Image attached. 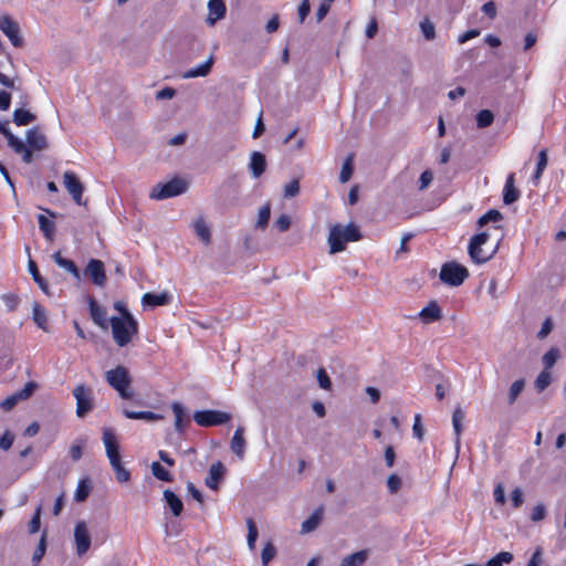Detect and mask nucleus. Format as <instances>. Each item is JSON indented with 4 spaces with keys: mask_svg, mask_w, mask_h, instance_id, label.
I'll use <instances>...</instances> for the list:
<instances>
[{
    "mask_svg": "<svg viewBox=\"0 0 566 566\" xmlns=\"http://www.w3.org/2000/svg\"><path fill=\"white\" fill-rule=\"evenodd\" d=\"M553 329V321L551 317H547L543 324H542V327L539 329V332L537 333V338L539 339H544L546 338L549 333L552 332Z\"/></svg>",
    "mask_w": 566,
    "mask_h": 566,
    "instance_id": "obj_62",
    "label": "nucleus"
},
{
    "mask_svg": "<svg viewBox=\"0 0 566 566\" xmlns=\"http://www.w3.org/2000/svg\"><path fill=\"white\" fill-rule=\"evenodd\" d=\"M32 318L34 323L38 325L39 328L43 329L44 332H48V316L45 310L39 304H33V313Z\"/></svg>",
    "mask_w": 566,
    "mask_h": 566,
    "instance_id": "obj_37",
    "label": "nucleus"
},
{
    "mask_svg": "<svg viewBox=\"0 0 566 566\" xmlns=\"http://www.w3.org/2000/svg\"><path fill=\"white\" fill-rule=\"evenodd\" d=\"M74 539L76 544V554L83 556L91 547V535L84 521L75 524Z\"/></svg>",
    "mask_w": 566,
    "mask_h": 566,
    "instance_id": "obj_12",
    "label": "nucleus"
},
{
    "mask_svg": "<svg viewBox=\"0 0 566 566\" xmlns=\"http://www.w3.org/2000/svg\"><path fill=\"white\" fill-rule=\"evenodd\" d=\"M420 28L426 40H433L436 38L434 24L429 19L426 18L421 21Z\"/></svg>",
    "mask_w": 566,
    "mask_h": 566,
    "instance_id": "obj_55",
    "label": "nucleus"
},
{
    "mask_svg": "<svg viewBox=\"0 0 566 566\" xmlns=\"http://www.w3.org/2000/svg\"><path fill=\"white\" fill-rule=\"evenodd\" d=\"M28 268H29L30 274L32 275L33 281L39 285L41 291L45 295L51 296L52 292H51V290L49 287V284L44 280V277L40 274L38 265H36V263L32 259H29Z\"/></svg>",
    "mask_w": 566,
    "mask_h": 566,
    "instance_id": "obj_31",
    "label": "nucleus"
},
{
    "mask_svg": "<svg viewBox=\"0 0 566 566\" xmlns=\"http://www.w3.org/2000/svg\"><path fill=\"white\" fill-rule=\"evenodd\" d=\"M363 238V234L354 222L343 226L335 223L329 228L327 243L329 245V253L335 254L346 249L347 242H356Z\"/></svg>",
    "mask_w": 566,
    "mask_h": 566,
    "instance_id": "obj_2",
    "label": "nucleus"
},
{
    "mask_svg": "<svg viewBox=\"0 0 566 566\" xmlns=\"http://www.w3.org/2000/svg\"><path fill=\"white\" fill-rule=\"evenodd\" d=\"M14 339L9 333L0 335V360L7 359L6 366L9 367L13 364V359L10 357L13 349Z\"/></svg>",
    "mask_w": 566,
    "mask_h": 566,
    "instance_id": "obj_25",
    "label": "nucleus"
},
{
    "mask_svg": "<svg viewBox=\"0 0 566 566\" xmlns=\"http://www.w3.org/2000/svg\"><path fill=\"white\" fill-rule=\"evenodd\" d=\"M123 413L126 418L133 420L158 421L164 419L161 415L151 411H132L128 409H124Z\"/></svg>",
    "mask_w": 566,
    "mask_h": 566,
    "instance_id": "obj_34",
    "label": "nucleus"
},
{
    "mask_svg": "<svg viewBox=\"0 0 566 566\" xmlns=\"http://www.w3.org/2000/svg\"><path fill=\"white\" fill-rule=\"evenodd\" d=\"M151 473L159 481L171 482L172 475L159 462L151 463Z\"/></svg>",
    "mask_w": 566,
    "mask_h": 566,
    "instance_id": "obj_48",
    "label": "nucleus"
},
{
    "mask_svg": "<svg viewBox=\"0 0 566 566\" xmlns=\"http://www.w3.org/2000/svg\"><path fill=\"white\" fill-rule=\"evenodd\" d=\"M463 419H464V412L461 409V407L458 406L453 410V413H452V426H453V430H454V434H455L454 446H455L457 455L459 454L460 447H461V434L463 431V427H462Z\"/></svg>",
    "mask_w": 566,
    "mask_h": 566,
    "instance_id": "obj_24",
    "label": "nucleus"
},
{
    "mask_svg": "<svg viewBox=\"0 0 566 566\" xmlns=\"http://www.w3.org/2000/svg\"><path fill=\"white\" fill-rule=\"evenodd\" d=\"M13 441L14 436L9 430H6L0 437V449L6 451L9 450L12 447Z\"/></svg>",
    "mask_w": 566,
    "mask_h": 566,
    "instance_id": "obj_60",
    "label": "nucleus"
},
{
    "mask_svg": "<svg viewBox=\"0 0 566 566\" xmlns=\"http://www.w3.org/2000/svg\"><path fill=\"white\" fill-rule=\"evenodd\" d=\"M276 549L271 542H268L262 549L261 560L263 566H268L269 563L275 557Z\"/></svg>",
    "mask_w": 566,
    "mask_h": 566,
    "instance_id": "obj_53",
    "label": "nucleus"
},
{
    "mask_svg": "<svg viewBox=\"0 0 566 566\" xmlns=\"http://www.w3.org/2000/svg\"><path fill=\"white\" fill-rule=\"evenodd\" d=\"M513 507L517 509L524 503V493L521 488H515L511 493Z\"/></svg>",
    "mask_w": 566,
    "mask_h": 566,
    "instance_id": "obj_61",
    "label": "nucleus"
},
{
    "mask_svg": "<svg viewBox=\"0 0 566 566\" xmlns=\"http://www.w3.org/2000/svg\"><path fill=\"white\" fill-rule=\"evenodd\" d=\"M419 316L423 322L430 323L439 321L442 317V312L438 303L436 301H431L420 311Z\"/></svg>",
    "mask_w": 566,
    "mask_h": 566,
    "instance_id": "obj_29",
    "label": "nucleus"
},
{
    "mask_svg": "<svg viewBox=\"0 0 566 566\" xmlns=\"http://www.w3.org/2000/svg\"><path fill=\"white\" fill-rule=\"evenodd\" d=\"M52 259L59 268L71 273L76 281H81V271L72 260L63 258L60 251L53 253Z\"/></svg>",
    "mask_w": 566,
    "mask_h": 566,
    "instance_id": "obj_20",
    "label": "nucleus"
},
{
    "mask_svg": "<svg viewBox=\"0 0 566 566\" xmlns=\"http://www.w3.org/2000/svg\"><path fill=\"white\" fill-rule=\"evenodd\" d=\"M548 157H547V150L543 149L538 153V160L536 165V170L533 175V181L536 185L538 179L542 177L543 171L545 170L547 166Z\"/></svg>",
    "mask_w": 566,
    "mask_h": 566,
    "instance_id": "obj_42",
    "label": "nucleus"
},
{
    "mask_svg": "<svg viewBox=\"0 0 566 566\" xmlns=\"http://www.w3.org/2000/svg\"><path fill=\"white\" fill-rule=\"evenodd\" d=\"M38 221H39V228L42 231L44 238L48 241L52 242L54 240V232H55L54 222L51 221L50 219H48L44 214H39Z\"/></svg>",
    "mask_w": 566,
    "mask_h": 566,
    "instance_id": "obj_36",
    "label": "nucleus"
},
{
    "mask_svg": "<svg viewBox=\"0 0 566 566\" xmlns=\"http://www.w3.org/2000/svg\"><path fill=\"white\" fill-rule=\"evenodd\" d=\"M0 30L9 39L13 46L21 48L23 45V38L21 35L20 25L10 15L4 14L0 17Z\"/></svg>",
    "mask_w": 566,
    "mask_h": 566,
    "instance_id": "obj_9",
    "label": "nucleus"
},
{
    "mask_svg": "<svg viewBox=\"0 0 566 566\" xmlns=\"http://www.w3.org/2000/svg\"><path fill=\"white\" fill-rule=\"evenodd\" d=\"M316 379H317L318 386L322 389H324V390L332 389V380H331L327 371L323 367L317 369Z\"/></svg>",
    "mask_w": 566,
    "mask_h": 566,
    "instance_id": "obj_54",
    "label": "nucleus"
},
{
    "mask_svg": "<svg viewBox=\"0 0 566 566\" xmlns=\"http://www.w3.org/2000/svg\"><path fill=\"white\" fill-rule=\"evenodd\" d=\"M270 217H271V206H270V203H265L259 210L255 228L262 229V230L265 229L269 223Z\"/></svg>",
    "mask_w": 566,
    "mask_h": 566,
    "instance_id": "obj_49",
    "label": "nucleus"
},
{
    "mask_svg": "<svg viewBox=\"0 0 566 566\" xmlns=\"http://www.w3.org/2000/svg\"><path fill=\"white\" fill-rule=\"evenodd\" d=\"M543 563V549L542 547H537L530 558L526 566H539Z\"/></svg>",
    "mask_w": 566,
    "mask_h": 566,
    "instance_id": "obj_64",
    "label": "nucleus"
},
{
    "mask_svg": "<svg viewBox=\"0 0 566 566\" xmlns=\"http://www.w3.org/2000/svg\"><path fill=\"white\" fill-rule=\"evenodd\" d=\"M208 10L209 14L206 21L209 25H214L217 21L226 17L227 7L223 0H209Z\"/></svg>",
    "mask_w": 566,
    "mask_h": 566,
    "instance_id": "obj_19",
    "label": "nucleus"
},
{
    "mask_svg": "<svg viewBox=\"0 0 566 566\" xmlns=\"http://www.w3.org/2000/svg\"><path fill=\"white\" fill-rule=\"evenodd\" d=\"M164 500L167 506L170 509L174 516H180L184 511V503L181 499L175 494L171 490L167 489L164 491Z\"/></svg>",
    "mask_w": 566,
    "mask_h": 566,
    "instance_id": "obj_28",
    "label": "nucleus"
},
{
    "mask_svg": "<svg viewBox=\"0 0 566 566\" xmlns=\"http://www.w3.org/2000/svg\"><path fill=\"white\" fill-rule=\"evenodd\" d=\"M41 506H39L35 510L34 515L32 516L31 521L29 522V532L30 534H34L40 530L41 524Z\"/></svg>",
    "mask_w": 566,
    "mask_h": 566,
    "instance_id": "obj_58",
    "label": "nucleus"
},
{
    "mask_svg": "<svg viewBox=\"0 0 566 566\" xmlns=\"http://www.w3.org/2000/svg\"><path fill=\"white\" fill-rule=\"evenodd\" d=\"M387 488L391 494L397 493L401 488V479L397 474H390L387 479Z\"/></svg>",
    "mask_w": 566,
    "mask_h": 566,
    "instance_id": "obj_57",
    "label": "nucleus"
},
{
    "mask_svg": "<svg viewBox=\"0 0 566 566\" xmlns=\"http://www.w3.org/2000/svg\"><path fill=\"white\" fill-rule=\"evenodd\" d=\"M27 146L34 151H42L49 147L46 136L40 130L39 127L30 128L25 134Z\"/></svg>",
    "mask_w": 566,
    "mask_h": 566,
    "instance_id": "obj_16",
    "label": "nucleus"
},
{
    "mask_svg": "<svg viewBox=\"0 0 566 566\" xmlns=\"http://www.w3.org/2000/svg\"><path fill=\"white\" fill-rule=\"evenodd\" d=\"M36 116L30 111L18 108L13 112V122L18 126H25L34 122Z\"/></svg>",
    "mask_w": 566,
    "mask_h": 566,
    "instance_id": "obj_38",
    "label": "nucleus"
},
{
    "mask_svg": "<svg viewBox=\"0 0 566 566\" xmlns=\"http://www.w3.org/2000/svg\"><path fill=\"white\" fill-rule=\"evenodd\" d=\"M514 556L510 552H501L496 554L494 557L490 558L486 563V566H502L503 564H510L513 560Z\"/></svg>",
    "mask_w": 566,
    "mask_h": 566,
    "instance_id": "obj_50",
    "label": "nucleus"
},
{
    "mask_svg": "<svg viewBox=\"0 0 566 566\" xmlns=\"http://www.w3.org/2000/svg\"><path fill=\"white\" fill-rule=\"evenodd\" d=\"M8 146L12 148L15 154L22 156V161L25 164H31L33 161V150L29 148L20 138H18L14 134L9 137L7 140Z\"/></svg>",
    "mask_w": 566,
    "mask_h": 566,
    "instance_id": "obj_18",
    "label": "nucleus"
},
{
    "mask_svg": "<svg viewBox=\"0 0 566 566\" xmlns=\"http://www.w3.org/2000/svg\"><path fill=\"white\" fill-rule=\"evenodd\" d=\"M114 342L119 347H125L132 337L138 333V323L130 312L124 313V318L113 316L109 318Z\"/></svg>",
    "mask_w": 566,
    "mask_h": 566,
    "instance_id": "obj_3",
    "label": "nucleus"
},
{
    "mask_svg": "<svg viewBox=\"0 0 566 566\" xmlns=\"http://www.w3.org/2000/svg\"><path fill=\"white\" fill-rule=\"evenodd\" d=\"M188 184L184 179L175 177L165 184L156 185L149 196L151 199L164 200L186 192Z\"/></svg>",
    "mask_w": 566,
    "mask_h": 566,
    "instance_id": "obj_5",
    "label": "nucleus"
},
{
    "mask_svg": "<svg viewBox=\"0 0 566 566\" xmlns=\"http://www.w3.org/2000/svg\"><path fill=\"white\" fill-rule=\"evenodd\" d=\"M247 527H248V538H247L248 546L251 551H254L255 542L259 536V531H258L256 524L253 521V518H251V517L247 518Z\"/></svg>",
    "mask_w": 566,
    "mask_h": 566,
    "instance_id": "obj_43",
    "label": "nucleus"
},
{
    "mask_svg": "<svg viewBox=\"0 0 566 566\" xmlns=\"http://www.w3.org/2000/svg\"><path fill=\"white\" fill-rule=\"evenodd\" d=\"M38 388V384L35 381H29L24 385V387L7 397L4 400L0 402V408L4 411H10L13 409L19 401H23L29 399Z\"/></svg>",
    "mask_w": 566,
    "mask_h": 566,
    "instance_id": "obj_10",
    "label": "nucleus"
},
{
    "mask_svg": "<svg viewBox=\"0 0 566 566\" xmlns=\"http://www.w3.org/2000/svg\"><path fill=\"white\" fill-rule=\"evenodd\" d=\"M249 169L254 178L261 177L266 170L265 155L260 151H253L250 156Z\"/></svg>",
    "mask_w": 566,
    "mask_h": 566,
    "instance_id": "obj_22",
    "label": "nucleus"
},
{
    "mask_svg": "<svg viewBox=\"0 0 566 566\" xmlns=\"http://www.w3.org/2000/svg\"><path fill=\"white\" fill-rule=\"evenodd\" d=\"M105 377L108 385L118 392L120 398H133L134 392L129 389L132 378L126 367L119 365L114 369L106 371Z\"/></svg>",
    "mask_w": 566,
    "mask_h": 566,
    "instance_id": "obj_4",
    "label": "nucleus"
},
{
    "mask_svg": "<svg viewBox=\"0 0 566 566\" xmlns=\"http://www.w3.org/2000/svg\"><path fill=\"white\" fill-rule=\"evenodd\" d=\"M368 558V552L363 549L356 553H353L348 556H345L339 566H363Z\"/></svg>",
    "mask_w": 566,
    "mask_h": 566,
    "instance_id": "obj_35",
    "label": "nucleus"
},
{
    "mask_svg": "<svg viewBox=\"0 0 566 566\" xmlns=\"http://www.w3.org/2000/svg\"><path fill=\"white\" fill-rule=\"evenodd\" d=\"M300 192V181L298 179H293L284 187V197L293 198L296 197Z\"/></svg>",
    "mask_w": 566,
    "mask_h": 566,
    "instance_id": "obj_56",
    "label": "nucleus"
},
{
    "mask_svg": "<svg viewBox=\"0 0 566 566\" xmlns=\"http://www.w3.org/2000/svg\"><path fill=\"white\" fill-rule=\"evenodd\" d=\"M193 230L198 238L205 243L210 244L211 242V230L209 226L206 223L205 219L202 217H199L193 222Z\"/></svg>",
    "mask_w": 566,
    "mask_h": 566,
    "instance_id": "obj_33",
    "label": "nucleus"
},
{
    "mask_svg": "<svg viewBox=\"0 0 566 566\" xmlns=\"http://www.w3.org/2000/svg\"><path fill=\"white\" fill-rule=\"evenodd\" d=\"M515 174L511 172L505 181L504 190H503V202L505 205H512L518 200L521 192L515 187Z\"/></svg>",
    "mask_w": 566,
    "mask_h": 566,
    "instance_id": "obj_21",
    "label": "nucleus"
},
{
    "mask_svg": "<svg viewBox=\"0 0 566 566\" xmlns=\"http://www.w3.org/2000/svg\"><path fill=\"white\" fill-rule=\"evenodd\" d=\"M84 274L90 276L92 282L97 286L106 283V274L104 263L97 259H91L84 270Z\"/></svg>",
    "mask_w": 566,
    "mask_h": 566,
    "instance_id": "obj_14",
    "label": "nucleus"
},
{
    "mask_svg": "<svg viewBox=\"0 0 566 566\" xmlns=\"http://www.w3.org/2000/svg\"><path fill=\"white\" fill-rule=\"evenodd\" d=\"M171 409L175 415V429L177 432L184 433L186 426L190 423V418L180 402H172Z\"/></svg>",
    "mask_w": 566,
    "mask_h": 566,
    "instance_id": "obj_23",
    "label": "nucleus"
},
{
    "mask_svg": "<svg viewBox=\"0 0 566 566\" xmlns=\"http://www.w3.org/2000/svg\"><path fill=\"white\" fill-rule=\"evenodd\" d=\"M324 506H318L301 525V533L307 534L315 531L323 520Z\"/></svg>",
    "mask_w": 566,
    "mask_h": 566,
    "instance_id": "obj_26",
    "label": "nucleus"
},
{
    "mask_svg": "<svg viewBox=\"0 0 566 566\" xmlns=\"http://www.w3.org/2000/svg\"><path fill=\"white\" fill-rule=\"evenodd\" d=\"M439 276L447 285L460 286L469 277V271L460 263L451 261L441 266Z\"/></svg>",
    "mask_w": 566,
    "mask_h": 566,
    "instance_id": "obj_6",
    "label": "nucleus"
},
{
    "mask_svg": "<svg viewBox=\"0 0 566 566\" xmlns=\"http://www.w3.org/2000/svg\"><path fill=\"white\" fill-rule=\"evenodd\" d=\"M73 396L76 399L77 417L83 418L93 410L94 403L91 388L80 384L73 389Z\"/></svg>",
    "mask_w": 566,
    "mask_h": 566,
    "instance_id": "obj_8",
    "label": "nucleus"
},
{
    "mask_svg": "<svg viewBox=\"0 0 566 566\" xmlns=\"http://www.w3.org/2000/svg\"><path fill=\"white\" fill-rule=\"evenodd\" d=\"M90 315L93 322L103 329H107L109 321L107 319V313L93 296H87Z\"/></svg>",
    "mask_w": 566,
    "mask_h": 566,
    "instance_id": "obj_17",
    "label": "nucleus"
},
{
    "mask_svg": "<svg viewBox=\"0 0 566 566\" xmlns=\"http://www.w3.org/2000/svg\"><path fill=\"white\" fill-rule=\"evenodd\" d=\"M91 492V484L86 480L80 481L77 489L74 494V500L76 502H84Z\"/></svg>",
    "mask_w": 566,
    "mask_h": 566,
    "instance_id": "obj_51",
    "label": "nucleus"
},
{
    "mask_svg": "<svg viewBox=\"0 0 566 566\" xmlns=\"http://www.w3.org/2000/svg\"><path fill=\"white\" fill-rule=\"evenodd\" d=\"M213 63H214V57H213V55H210L209 59L205 63L185 72L182 77L184 78H195V77L207 76L211 72Z\"/></svg>",
    "mask_w": 566,
    "mask_h": 566,
    "instance_id": "obj_30",
    "label": "nucleus"
},
{
    "mask_svg": "<svg viewBox=\"0 0 566 566\" xmlns=\"http://www.w3.org/2000/svg\"><path fill=\"white\" fill-rule=\"evenodd\" d=\"M551 382L552 374L548 370L544 369L537 375L534 381V387L537 392H542L551 385Z\"/></svg>",
    "mask_w": 566,
    "mask_h": 566,
    "instance_id": "obj_41",
    "label": "nucleus"
},
{
    "mask_svg": "<svg viewBox=\"0 0 566 566\" xmlns=\"http://www.w3.org/2000/svg\"><path fill=\"white\" fill-rule=\"evenodd\" d=\"M275 227L281 232L287 231L291 227V217L289 214H281L275 221Z\"/></svg>",
    "mask_w": 566,
    "mask_h": 566,
    "instance_id": "obj_59",
    "label": "nucleus"
},
{
    "mask_svg": "<svg viewBox=\"0 0 566 566\" xmlns=\"http://www.w3.org/2000/svg\"><path fill=\"white\" fill-rule=\"evenodd\" d=\"M226 473L227 469L222 462L217 461L216 463H212L209 468L208 475L205 479V484L209 489L218 491Z\"/></svg>",
    "mask_w": 566,
    "mask_h": 566,
    "instance_id": "obj_15",
    "label": "nucleus"
},
{
    "mask_svg": "<svg viewBox=\"0 0 566 566\" xmlns=\"http://www.w3.org/2000/svg\"><path fill=\"white\" fill-rule=\"evenodd\" d=\"M231 451L240 459L244 457L245 452V439H244V428L238 427L234 431V434L231 439L230 444Z\"/></svg>",
    "mask_w": 566,
    "mask_h": 566,
    "instance_id": "obj_27",
    "label": "nucleus"
},
{
    "mask_svg": "<svg viewBox=\"0 0 566 566\" xmlns=\"http://www.w3.org/2000/svg\"><path fill=\"white\" fill-rule=\"evenodd\" d=\"M559 356L560 352L557 347H552L548 352H546L542 357L544 369L549 370L556 364Z\"/></svg>",
    "mask_w": 566,
    "mask_h": 566,
    "instance_id": "obj_45",
    "label": "nucleus"
},
{
    "mask_svg": "<svg viewBox=\"0 0 566 566\" xmlns=\"http://www.w3.org/2000/svg\"><path fill=\"white\" fill-rule=\"evenodd\" d=\"M46 549V539H45V532H43L40 542L33 553L32 556V563L34 566L43 558Z\"/></svg>",
    "mask_w": 566,
    "mask_h": 566,
    "instance_id": "obj_52",
    "label": "nucleus"
},
{
    "mask_svg": "<svg viewBox=\"0 0 566 566\" xmlns=\"http://www.w3.org/2000/svg\"><path fill=\"white\" fill-rule=\"evenodd\" d=\"M493 230L499 232V237L494 242L489 243L492 237L489 231H482L471 238L468 252L474 263H485L496 254L500 243L504 238V233L502 227H496Z\"/></svg>",
    "mask_w": 566,
    "mask_h": 566,
    "instance_id": "obj_1",
    "label": "nucleus"
},
{
    "mask_svg": "<svg viewBox=\"0 0 566 566\" xmlns=\"http://www.w3.org/2000/svg\"><path fill=\"white\" fill-rule=\"evenodd\" d=\"M545 516H546V507L544 506V504H537L532 511L531 520L533 522H539V521L544 520Z\"/></svg>",
    "mask_w": 566,
    "mask_h": 566,
    "instance_id": "obj_63",
    "label": "nucleus"
},
{
    "mask_svg": "<svg viewBox=\"0 0 566 566\" xmlns=\"http://www.w3.org/2000/svg\"><path fill=\"white\" fill-rule=\"evenodd\" d=\"M231 419V413L219 410H199L193 413V420L201 427L220 426Z\"/></svg>",
    "mask_w": 566,
    "mask_h": 566,
    "instance_id": "obj_7",
    "label": "nucleus"
},
{
    "mask_svg": "<svg viewBox=\"0 0 566 566\" xmlns=\"http://www.w3.org/2000/svg\"><path fill=\"white\" fill-rule=\"evenodd\" d=\"M103 443L111 464L122 460L117 438L111 428L103 430Z\"/></svg>",
    "mask_w": 566,
    "mask_h": 566,
    "instance_id": "obj_13",
    "label": "nucleus"
},
{
    "mask_svg": "<svg viewBox=\"0 0 566 566\" xmlns=\"http://www.w3.org/2000/svg\"><path fill=\"white\" fill-rule=\"evenodd\" d=\"M353 171H354V154H349L343 163L342 170L339 174V181L342 184L347 182L352 178Z\"/></svg>",
    "mask_w": 566,
    "mask_h": 566,
    "instance_id": "obj_39",
    "label": "nucleus"
},
{
    "mask_svg": "<svg viewBox=\"0 0 566 566\" xmlns=\"http://www.w3.org/2000/svg\"><path fill=\"white\" fill-rule=\"evenodd\" d=\"M525 387V379L521 378L512 382L509 394H507V402L509 405H513L517 397L521 395Z\"/></svg>",
    "mask_w": 566,
    "mask_h": 566,
    "instance_id": "obj_40",
    "label": "nucleus"
},
{
    "mask_svg": "<svg viewBox=\"0 0 566 566\" xmlns=\"http://www.w3.org/2000/svg\"><path fill=\"white\" fill-rule=\"evenodd\" d=\"M503 219L502 213L496 209H491L483 216H481L478 220V227L483 228L490 222H497Z\"/></svg>",
    "mask_w": 566,
    "mask_h": 566,
    "instance_id": "obj_47",
    "label": "nucleus"
},
{
    "mask_svg": "<svg viewBox=\"0 0 566 566\" xmlns=\"http://www.w3.org/2000/svg\"><path fill=\"white\" fill-rule=\"evenodd\" d=\"M115 472L116 480L119 483H126L130 480V472L123 465L122 460L111 464Z\"/></svg>",
    "mask_w": 566,
    "mask_h": 566,
    "instance_id": "obj_46",
    "label": "nucleus"
},
{
    "mask_svg": "<svg viewBox=\"0 0 566 566\" xmlns=\"http://www.w3.org/2000/svg\"><path fill=\"white\" fill-rule=\"evenodd\" d=\"M142 302L147 306H161L167 305L170 302V295L167 292L160 294L146 293L143 295Z\"/></svg>",
    "mask_w": 566,
    "mask_h": 566,
    "instance_id": "obj_32",
    "label": "nucleus"
},
{
    "mask_svg": "<svg viewBox=\"0 0 566 566\" xmlns=\"http://www.w3.org/2000/svg\"><path fill=\"white\" fill-rule=\"evenodd\" d=\"M475 119L479 128H486L494 122V114L490 109H482L476 114Z\"/></svg>",
    "mask_w": 566,
    "mask_h": 566,
    "instance_id": "obj_44",
    "label": "nucleus"
},
{
    "mask_svg": "<svg viewBox=\"0 0 566 566\" xmlns=\"http://www.w3.org/2000/svg\"><path fill=\"white\" fill-rule=\"evenodd\" d=\"M63 179H64V186H65L66 190L69 191V193L72 196L73 200L78 206H84L85 207L86 206V201L82 200V195H83V191H84V186L80 181L77 176L74 172H72V171H66L63 175Z\"/></svg>",
    "mask_w": 566,
    "mask_h": 566,
    "instance_id": "obj_11",
    "label": "nucleus"
}]
</instances>
